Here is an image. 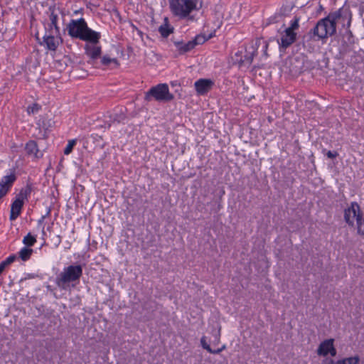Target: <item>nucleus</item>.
Wrapping results in <instances>:
<instances>
[{
  "label": "nucleus",
  "instance_id": "nucleus-1",
  "mask_svg": "<svg viewBox=\"0 0 364 364\" xmlns=\"http://www.w3.org/2000/svg\"><path fill=\"white\" fill-rule=\"evenodd\" d=\"M68 34L72 38L82 41L97 42L99 32L90 28L85 19L82 17L78 19H71L66 26Z\"/></svg>",
  "mask_w": 364,
  "mask_h": 364
},
{
  "label": "nucleus",
  "instance_id": "nucleus-2",
  "mask_svg": "<svg viewBox=\"0 0 364 364\" xmlns=\"http://www.w3.org/2000/svg\"><path fill=\"white\" fill-rule=\"evenodd\" d=\"M338 16L331 14V12L327 16L320 19L316 26L310 30L309 34L317 37V40L327 38L333 36L336 33V18Z\"/></svg>",
  "mask_w": 364,
  "mask_h": 364
},
{
  "label": "nucleus",
  "instance_id": "nucleus-3",
  "mask_svg": "<svg viewBox=\"0 0 364 364\" xmlns=\"http://www.w3.org/2000/svg\"><path fill=\"white\" fill-rule=\"evenodd\" d=\"M345 222L350 227H356L357 234L364 238V215L359 204L357 202H351L350 205L344 210L343 215Z\"/></svg>",
  "mask_w": 364,
  "mask_h": 364
},
{
  "label": "nucleus",
  "instance_id": "nucleus-4",
  "mask_svg": "<svg viewBox=\"0 0 364 364\" xmlns=\"http://www.w3.org/2000/svg\"><path fill=\"white\" fill-rule=\"evenodd\" d=\"M169 7L172 14L185 18L194 10L198 11L203 6V0H169Z\"/></svg>",
  "mask_w": 364,
  "mask_h": 364
},
{
  "label": "nucleus",
  "instance_id": "nucleus-5",
  "mask_svg": "<svg viewBox=\"0 0 364 364\" xmlns=\"http://www.w3.org/2000/svg\"><path fill=\"white\" fill-rule=\"evenodd\" d=\"M82 275V265H69L64 267L63 271L56 277L55 284L59 288L65 289L70 283L79 282Z\"/></svg>",
  "mask_w": 364,
  "mask_h": 364
},
{
  "label": "nucleus",
  "instance_id": "nucleus-6",
  "mask_svg": "<svg viewBox=\"0 0 364 364\" xmlns=\"http://www.w3.org/2000/svg\"><path fill=\"white\" fill-rule=\"evenodd\" d=\"M153 99L158 102H170L174 99V95L170 92L166 83H160L151 87L145 92L146 101L149 102Z\"/></svg>",
  "mask_w": 364,
  "mask_h": 364
},
{
  "label": "nucleus",
  "instance_id": "nucleus-7",
  "mask_svg": "<svg viewBox=\"0 0 364 364\" xmlns=\"http://www.w3.org/2000/svg\"><path fill=\"white\" fill-rule=\"evenodd\" d=\"M31 192V188L28 186L21 189L11 205L10 220H15L21 215L24 200L27 199Z\"/></svg>",
  "mask_w": 364,
  "mask_h": 364
},
{
  "label": "nucleus",
  "instance_id": "nucleus-8",
  "mask_svg": "<svg viewBox=\"0 0 364 364\" xmlns=\"http://www.w3.org/2000/svg\"><path fill=\"white\" fill-rule=\"evenodd\" d=\"M101 33L99 32V37L97 42L85 41L84 46L85 55L88 58L87 63L95 65L96 60L100 58L102 54V46L100 44L101 39Z\"/></svg>",
  "mask_w": 364,
  "mask_h": 364
},
{
  "label": "nucleus",
  "instance_id": "nucleus-9",
  "mask_svg": "<svg viewBox=\"0 0 364 364\" xmlns=\"http://www.w3.org/2000/svg\"><path fill=\"white\" fill-rule=\"evenodd\" d=\"M63 41L60 33L56 34L55 33L45 32L40 46H43L47 51L55 52L59 46L63 43Z\"/></svg>",
  "mask_w": 364,
  "mask_h": 364
},
{
  "label": "nucleus",
  "instance_id": "nucleus-10",
  "mask_svg": "<svg viewBox=\"0 0 364 364\" xmlns=\"http://www.w3.org/2000/svg\"><path fill=\"white\" fill-rule=\"evenodd\" d=\"M53 124L54 122L52 119H49L45 116H41L36 122V129L38 130V133L36 135V138L38 139H47L50 132L52 131Z\"/></svg>",
  "mask_w": 364,
  "mask_h": 364
},
{
  "label": "nucleus",
  "instance_id": "nucleus-11",
  "mask_svg": "<svg viewBox=\"0 0 364 364\" xmlns=\"http://www.w3.org/2000/svg\"><path fill=\"white\" fill-rule=\"evenodd\" d=\"M16 178L15 167L10 169V173L8 175L1 178L0 181V200L9 193Z\"/></svg>",
  "mask_w": 364,
  "mask_h": 364
},
{
  "label": "nucleus",
  "instance_id": "nucleus-12",
  "mask_svg": "<svg viewBox=\"0 0 364 364\" xmlns=\"http://www.w3.org/2000/svg\"><path fill=\"white\" fill-rule=\"evenodd\" d=\"M331 14L338 15L336 21H340L343 28H350L352 21V12L349 8L342 6L338 10L331 12Z\"/></svg>",
  "mask_w": 364,
  "mask_h": 364
},
{
  "label": "nucleus",
  "instance_id": "nucleus-13",
  "mask_svg": "<svg viewBox=\"0 0 364 364\" xmlns=\"http://www.w3.org/2000/svg\"><path fill=\"white\" fill-rule=\"evenodd\" d=\"M49 11L50 12L49 14L50 22H43L45 32L58 34V33H60V28L58 24V15L55 13L54 8L50 7Z\"/></svg>",
  "mask_w": 364,
  "mask_h": 364
},
{
  "label": "nucleus",
  "instance_id": "nucleus-14",
  "mask_svg": "<svg viewBox=\"0 0 364 364\" xmlns=\"http://www.w3.org/2000/svg\"><path fill=\"white\" fill-rule=\"evenodd\" d=\"M260 44V41H257L255 43L252 44L245 49V53L243 59L240 61V65H250L254 60L255 55H257V50Z\"/></svg>",
  "mask_w": 364,
  "mask_h": 364
},
{
  "label": "nucleus",
  "instance_id": "nucleus-15",
  "mask_svg": "<svg viewBox=\"0 0 364 364\" xmlns=\"http://www.w3.org/2000/svg\"><path fill=\"white\" fill-rule=\"evenodd\" d=\"M334 340L333 338L326 339L321 342L317 349L318 355L326 356L330 354L332 357L336 355L337 351L333 345Z\"/></svg>",
  "mask_w": 364,
  "mask_h": 364
},
{
  "label": "nucleus",
  "instance_id": "nucleus-16",
  "mask_svg": "<svg viewBox=\"0 0 364 364\" xmlns=\"http://www.w3.org/2000/svg\"><path fill=\"white\" fill-rule=\"evenodd\" d=\"M214 85V82L210 79L200 78L194 83L195 89L198 95H206Z\"/></svg>",
  "mask_w": 364,
  "mask_h": 364
},
{
  "label": "nucleus",
  "instance_id": "nucleus-17",
  "mask_svg": "<svg viewBox=\"0 0 364 364\" xmlns=\"http://www.w3.org/2000/svg\"><path fill=\"white\" fill-rule=\"evenodd\" d=\"M25 151L28 157L41 159L43 154L38 149V146L35 140H29L25 145Z\"/></svg>",
  "mask_w": 364,
  "mask_h": 364
},
{
  "label": "nucleus",
  "instance_id": "nucleus-18",
  "mask_svg": "<svg viewBox=\"0 0 364 364\" xmlns=\"http://www.w3.org/2000/svg\"><path fill=\"white\" fill-rule=\"evenodd\" d=\"M120 65L119 60L116 58H110L108 55H105L100 58V65L95 64V68H117Z\"/></svg>",
  "mask_w": 364,
  "mask_h": 364
},
{
  "label": "nucleus",
  "instance_id": "nucleus-19",
  "mask_svg": "<svg viewBox=\"0 0 364 364\" xmlns=\"http://www.w3.org/2000/svg\"><path fill=\"white\" fill-rule=\"evenodd\" d=\"M296 39V33L288 28H286L281 37L280 46L287 48L290 46Z\"/></svg>",
  "mask_w": 364,
  "mask_h": 364
},
{
  "label": "nucleus",
  "instance_id": "nucleus-20",
  "mask_svg": "<svg viewBox=\"0 0 364 364\" xmlns=\"http://www.w3.org/2000/svg\"><path fill=\"white\" fill-rule=\"evenodd\" d=\"M193 44L194 43H192L191 41L188 42H184L183 41H173V45L179 55H183L192 50L194 48L193 46Z\"/></svg>",
  "mask_w": 364,
  "mask_h": 364
},
{
  "label": "nucleus",
  "instance_id": "nucleus-21",
  "mask_svg": "<svg viewBox=\"0 0 364 364\" xmlns=\"http://www.w3.org/2000/svg\"><path fill=\"white\" fill-rule=\"evenodd\" d=\"M292 7L293 6H291V7L282 6L281 8V14L276 13L274 15H272V16H270L269 18H268L267 19L266 25L268 26L270 24L277 23L279 21V18L282 17V16H284L287 14V13L291 11V10L292 9Z\"/></svg>",
  "mask_w": 364,
  "mask_h": 364
},
{
  "label": "nucleus",
  "instance_id": "nucleus-22",
  "mask_svg": "<svg viewBox=\"0 0 364 364\" xmlns=\"http://www.w3.org/2000/svg\"><path fill=\"white\" fill-rule=\"evenodd\" d=\"M173 27L168 23L167 18H164V23L159 27V32L163 38H167L173 32Z\"/></svg>",
  "mask_w": 364,
  "mask_h": 364
},
{
  "label": "nucleus",
  "instance_id": "nucleus-23",
  "mask_svg": "<svg viewBox=\"0 0 364 364\" xmlns=\"http://www.w3.org/2000/svg\"><path fill=\"white\" fill-rule=\"evenodd\" d=\"M214 34L210 33L208 36H206L203 34H198L196 35L192 40H191L192 43H194L193 45V48H195L197 45H202L209 39H210Z\"/></svg>",
  "mask_w": 364,
  "mask_h": 364
},
{
  "label": "nucleus",
  "instance_id": "nucleus-24",
  "mask_svg": "<svg viewBox=\"0 0 364 364\" xmlns=\"http://www.w3.org/2000/svg\"><path fill=\"white\" fill-rule=\"evenodd\" d=\"M359 358L358 356L350 357L348 358L339 360L335 362L333 360H331L329 364H358Z\"/></svg>",
  "mask_w": 364,
  "mask_h": 364
},
{
  "label": "nucleus",
  "instance_id": "nucleus-25",
  "mask_svg": "<svg viewBox=\"0 0 364 364\" xmlns=\"http://www.w3.org/2000/svg\"><path fill=\"white\" fill-rule=\"evenodd\" d=\"M33 252V251L32 249H31V248H29L28 247H23L18 252V255H19V257L23 261H27V260H28L31 258Z\"/></svg>",
  "mask_w": 364,
  "mask_h": 364
},
{
  "label": "nucleus",
  "instance_id": "nucleus-26",
  "mask_svg": "<svg viewBox=\"0 0 364 364\" xmlns=\"http://www.w3.org/2000/svg\"><path fill=\"white\" fill-rule=\"evenodd\" d=\"M36 242V237L31 235V232H28L23 240V243L26 245V247H32Z\"/></svg>",
  "mask_w": 364,
  "mask_h": 364
},
{
  "label": "nucleus",
  "instance_id": "nucleus-27",
  "mask_svg": "<svg viewBox=\"0 0 364 364\" xmlns=\"http://www.w3.org/2000/svg\"><path fill=\"white\" fill-rule=\"evenodd\" d=\"M77 139H73L68 141L65 148L63 150L64 154L68 155L72 152L73 147L75 146L77 143Z\"/></svg>",
  "mask_w": 364,
  "mask_h": 364
},
{
  "label": "nucleus",
  "instance_id": "nucleus-28",
  "mask_svg": "<svg viewBox=\"0 0 364 364\" xmlns=\"http://www.w3.org/2000/svg\"><path fill=\"white\" fill-rule=\"evenodd\" d=\"M299 20L300 18L298 16H294V18L290 21V26L287 28L288 29L294 31L298 29L299 27Z\"/></svg>",
  "mask_w": 364,
  "mask_h": 364
},
{
  "label": "nucleus",
  "instance_id": "nucleus-29",
  "mask_svg": "<svg viewBox=\"0 0 364 364\" xmlns=\"http://www.w3.org/2000/svg\"><path fill=\"white\" fill-rule=\"evenodd\" d=\"M346 31L344 32L343 36L346 38L347 42L349 43H354V36L350 31V28H346Z\"/></svg>",
  "mask_w": 364,
  "mask_h": 364
},
{
  "label": "nucleus",
  "instance_id": "nucleus-30",
  "mask_svg": "<svg viewBox=\"0 0 364 364\" xmlns=\"http://www.w3.org/2000/svg\"><path fill=\"white\" fill-rule=\"evenodd\" d=\"M41 107L38 103H33L31 105L28 106L27 107V112L28 114H34L37 113L40 109Z\"/></svg>",
  "mask_w": 364,
  "mask_h": 364
},
{
  "label": "nucleus",
  "instance_id": "nucleus-31",
  "mask_svg": "<svg viewBox=\"0 0 364 364\" xmlns=\"http://www.w3.org/2000/svg\"><path fill=\"white\" fill-rule=\"evenodd\" d=\"M126 118V116L124 113H119V114H114L112 117V121L117 122V123H119L124 120Z\"/></svg>",
  "mask_w": 364,
  "mask_h": 364
},
{
  "label": "nucleus",
  "instance_id": "nucleus-32",
  "mask_svg": "<svg viewBox=\"0 0 364 364\" xmlns=\"http://www.w3.org/2000/svg\"><path fill=\"white\" fill-rule=\"evenodd\" d=\"M323 153L324 156H326L328 158H330V159L336 158L338 156L337 151H330V150L327 151L326 149H323Z\"/></svg>",
  "mask_w": 364,
  "mask_h": 364
},
{
  "label": "nucleus",
  "instance_id": "nucleus-33",
  "mask_svg": "<svg viewBox=\"0 0 364 364\" xmlns=\"http://www.w3.org/2000/svg\"><path fill=\"white\" fill-rule=\"evenodd\" d=\"M200 343H201V346L202 347L205 349L206 350L208 351H210L211 350V348L209 344L207 343L206 342V338H205V336H203L200 339Z\"/></svg>",
  "mask_w": 364,
  "mask_h": 364
},
{
  "label": "nucleus",
  "instance_id": "nucleus-34",
  "mask_svg": "<svg viewBox=\"0 0 364 364\" xmlns=\"http://www.w3.org/2000/svg\"><path fill=\"white\" fill-rule=\"evenodd\" d=\"M16 259V255H11L9 256L5 260L2 261L6 266L13 263Z\"/></svg>",
  "mask_w": 364,
  "mask_h": 364
},
{
  "label": "nucleus",
  "instance_id": "nucleus-35",
  "mask_svg": "<svg viewBox=\"0 0 364 364\" xmlns=\"http://www.w3.org/2000/svg\"><path fill=\"white\" fill-rule=\"evenodd\" d=\"M263 45H262V50L264 52V55H265L266 56H267V48H268V43L266 42V41H263L262 42Z\"/></svg>",
  "mask_w": 364,
  "mask_h": 364
},
{
  "label": "nucleus",
  "instance_id": "nucleus-36",
  "mask_svg": "<svg viewBox=\"0 0 364 364\" xmlns=\"http://www.w3.org/2000/svg\"><path fill=\"white\" fill-rule=\"evenodd\" d=\"M50 213V209H48L46 214L45 215H43L41 218L38 221V224H41L43 221L45 220V218L48 216Z\"/></svg>",
  "mask_w": 364,
  "mask_h": 364
},
{
  "label": "nucleus",
  "instance_id": "nucleus-37",
  "mask_svg": "<svg viewBox=\"0 0 364 364\" xmlns=\"http://www.w3.org/2000/svg\"><path fill=\"white\" fill-rule=\"evenodd\" d=\"M249 129H250V135H251L250 139H254L255 138H256V137H257L256 134H255V130L252 129V128H250V127L249 128Z\"/></svg>",
  "mask_w": 364,
  "mask_h": 364
},
{
  "label": "nucleus",
  "instance_id": "nucleus-38",
  "mask_svg": "<svg viewBox=\"0 0 364 364\" xmlns=\"http://www.w3.org/2000/svg\"><path fill=\"white\" fill-rule=\"evenodd\" d=\"M86 6H87V9H91L92 7H97L98 5L94 4L91 3L90 1H88L86 4Z\"/></svg>",
  "mask_w": 364,
  "mask_h": 364
},
{
  "label": "nucleus",
  "instance_id": "nucleus-39",
  "mask_svg": "<svg viewBox=\"0 0 364 364\" xmlns=\"http://www.w3.org/2000/svg\"><path fill=\"white\" fill-rule=\"evenodd\" d=\"M208 352L212 354H218L222 352V349L218 348L217 350H213L211 348V350Z\"/></svg>",
  "mask_w": 364,
  "mask_h": 364
},
{
  "label": "nucleus",
  "instance_id": "nucleus-40",
  "mask_svg": "<svg viewBox=\"0 0 364 364\" xmlns=\"http://www.w3.org/2000/svg\"><path fill=\"white\" fill-rule=\"evenodd\" d=\"M35 38H36V40L37 43L40 45V43L41 42L42 38H41L39 37V33H38V32H36V34H35Z\"/></svg>",
  "mask_w": 364,
  "mask_h": 364
},
{
  "label": "nucleus",
  "instance_id": "nucleus-41",
  "mask_svg": "<svg viewBox=\"0 0 364 364\" xmlns=\"http://www.w3.org/2000/svg\"><path fill=\"white\" fill-rule=\"evenodd\" d=\"M6 267V266L5 265V264L3 262H1L0 263V274L3 272V271L4 270Z\"/></svg>",
  "mask_w": 364,
  "mask_h": 364
},
{
  "label": "nucleus",
  "instance_id": "nucleus-42",
  "mask_svg": "<svg viewBox=\"0 0 364 364\" xmlns=\"http://www.w3.org/2000/svg\"><path fill=\"white\" fill-rule=\"evenodd\" d=\"M170 84H171V85L172 87H175V86H176V85H179V84L178 83V81H176H176H171V82H170Z\"/></svg>",
  "mask_w": 364,
  "mask_h": 364
},
{
  "label": "nucleus",
  "instance_id": "nucleus-43",
  "mask_svg": "<svg viewBox=\"0 0 364 364\" xmlns=\"http://www.w3.org/2000/svg\"><path fill=\"white\" fill-rule=\"evenodd\" d=\"M74 14H83V9H80L79 10H76V11H74Z\"/></svg>",
  "mask_w": 364,
  "mask_h": 364
},
{
  "label": "nucleus",
  "instance_id": "nucleus-44",
  "mask_svg": "<svg viewBox=\"0 0 364 364\" xmlns=\"http://www.w3.org/2000/svg\"><path fill=\"white\" fill-rule=\"evenodd\" d=\"M137 32L140 36L142 35V32L140 30L137 29Z\"/></svg>",
  "mask_w": 364,
  "mask_h": 364
},
{
  "label": "nucleus",
  "instance_id": "nucleus-45",
  "mask_svg": "<svg viewBox=\"0 0 364 364\" xmlns=\"http://www.w3.org/2000/svg\"><path fill=\"white\" fill-rule=\"evenodd\" d=\"M225 348V346H223L220 349H222V351Z\"/></svg>",
  "mask_w": 364,
  "mask_h": 364
},
{
  "label": "nucleus",
  "instance_id": "nucleus-46",
  "mask_svg": "<svg viewBox=\"0 0 364 364\" xmlns=\"http://www.w3.org/2000/svg\"><path fill=\"white\" fill-rule=\"evenodd\" d=\"M42 232H43V235H46V232H45L44 228H43Z\"/></svg>",
  "mask_w": 364,
  "mask_h": 364
},
{
  "label": "nucleus",
  "instance_id": "nucleus-47",
  "mask_svg": "<svg viewBox=\"0 0 364 364\" xmlns=\"http://www.w3.org/2000/svg\"><path fill=\"white\" fill-rule=\"evenodd\" d=\"M58 237H60L58 236ZM60 242H61V240H60V238H59L58 244L60 243Z\"/></svg>",
  "mask_w": 364,
  "mask_h": 364
},
{
  "label": "nucleus",
  "instance_id": "nucleus-48",
  "mask_svg": "<svg viewBox=\"0 0 364 364\" xmlns=\"http://www.w3.org/2000/svg\"><path fill=\"white\" fill-rule=\"evenodd\" d=\"M319 9H323V6L320 5Z\"/></svg>",
  "mask_w": 364,
  "mask_h": 364
}]
</instances>
